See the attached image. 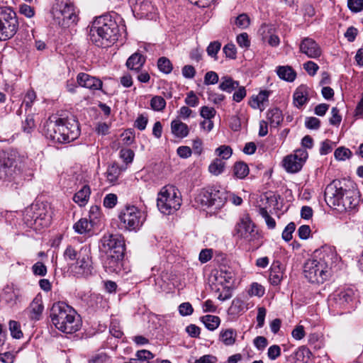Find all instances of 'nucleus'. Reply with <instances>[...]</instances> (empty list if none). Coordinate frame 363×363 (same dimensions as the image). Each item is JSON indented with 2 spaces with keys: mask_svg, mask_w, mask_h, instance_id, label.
<instances>
[{
  "mask_svg": "<svg viewBox=\"0 0 363 363\" xmlns=\"http://www.w3.org/2000/svg\"><path fill=\"white\" fill-rule=\"evenodd\" d=\"M150 106L155 111H162L166 106V101L160 96H155L150 100Z\"/></svg>",
  "mask_w": 363,
  "mask_h": 363,
  "instance_id": "obj_40",
  "label": "nucleus"
},
{
  "mask_svg": "<svg viewBox=\"0 0 363 363\" xmlns=\"http://www.w3.org/2000/svg\"><path fill=\"white\" fill-rule=\"evenodd\" d=\"M341 202L340 208H337L338 211H348L354 208L358 203V200L354 195V192L346 190L345 196H343V199Z\"/></svg>",
  "mask_w": 363,
  "mask_h": 363,
  "instance_id": "obj_24",
  "label": "nucleus"
},
{
  "mask_svg": "<svg viewBox=\"0 0 363 363\" xmlns=\"http://www.w3.org/2000/svg\"><path fill=\"white\" fill-rule=\"evenodd\" d=\"M219 77L218 74L213 71L207 72L204 76V84L212 85L218 83Z\"/></svg>",
  "mask_w": 363,
  "mask_h": 363,
  "instance_id": "obj_50",
  "label": "nucleus"
},
{
  "mask_svg": "<svg viewBox=\"0 0 363 363\" xmlns=\"http://www.w3.org/2000/svg\"><path fill=\"white\" fill-rule=\"evenodd\" d=\"M23 160V157L16 150L0 151V180H10Z\"/></svg>",
  "mask_w": 363,
  "mask_h": 363,
  "instance_id": "obj_6",
  "label": "nucleus"
},
{
  "mask_svg": "<svg viewBox=\"0 0 363 363\" xmlns=\"http://www.w3.org/2000/svg\"><path fill=\"white\" fill-rule=\"evenodd\" d=\"M182 75L184 78L192 79L196 74V69L192 65H185L182 69Z\"/></svg>",
  "mask_w": 363,
  "mask_h": 363,
  "instance_id": "obj_64",
  "label": "nucleus"
},
{
  "mask_svg": "<svg viewBox=\"0 0 363 363\" xmlns=\"http://www.w3.org/2000/svg\"><path fill=\"white\" fill-rule=\"evenodd\" d=\"M267 355L271 360H275L281 355L280 347L277 345L270 346L268 349Z\"/></svg>",
  "mask_w": 363,
  "mask_h": 363,
  "instance_id": "obj_62",
  "label": "nucleus"
},
{
  "mask_svg": "<svg viewBox=\"0 0 363 363\" xmlns=\"http://www.w3.org/2000/svg\"><path fill=\"white\" fill-rule=\"evenodd\" d=\"M267 119L273 127H277L283 121L282 113L279 108H273L267 112Z\"/></svg>",
  "mask_w": 363,
  "mask_h": 363,
  "instance_id": "obj_34",
  "label": "nucleus"
},
{
  "mask_svg": "<svg viewBox=\"0 0 363 363\" xmlns=\"http://www.w3.org/2000/svg\"><path fill=\"white\" fill-rule=\"evenodd\" d=\"M91 190L88 185H84L74 196L73 200L80 206H84L90 196Z\"/></svg>",
  "mask_w": 363,
  "mask_h": 363,
  "instance_id": "obj_28",
  "label": "nucleus"
},
{
  "mask_svg": "<svg viewBox=\"0 0 363 363\" xmlns=\"http://www.w3.org/2000/svg\"><path fill=\"white\" fill-rule=\"evenodd\" d=\"M345 191L346 189H344L340 186L339 181L332 182L325 189L324 196L325 202L330 208L337 211V208H340L343 196H345Z\"/></svg>",
  "mask_w": 363,
  "mask_h": 363,
  "instance_id": "obj_14",
  "label": "nucleus"
},
{
  "mask_svg": "<svg viewBox=\"0 0 363 363\" xmlns=\"http://www.w3.org/2000/svg\"><path fill=\"white\" fill-rule=\"evenodd\" d=\"M216 111L213 107L204 106L201 108L200 115L206 120L213 118L216 116Z\"/></svg>",
  "mask_w": 363,
  "mask_h": 363,
  "instance_id": "obj_52",
  "label": "nucleus"
},
{
  "mask_svg": "<svg viewBox=\"0 0 363 363\" xmlns=\"http://www.w3.org/2000/svg\"><path fill=\"white\" fill-rule=\"evenodd\" d=\"M277 73L280 79L291 82L296 77V72L289 66H279L277 69Z\"/></svg>",
  "mask_w": 363,
  "mask_h": 363,
  "instance_id": "obj_31",
  "label": "nucleus"
},
{
  "mask_svg": "<svg viewBox=\"0 0 363 363\" xmlns=\"http://www.w3.org/2000/svg\"><path fill=\"white\" fill-rule=\"evenodd\" d=\"M43 305L42 301L38 298H35L30 306V309L32 313L35 315H40L43 311Z\"/></svg>",
  "mask_w": 363,
  "mask_h": 363,
  "instance_id": "obj_48",
  "label": "nucleus"
},
{
  "mask_svg": "<svg viewBox=\"0 0 363 363\" xmlns=\"http://www.w3.org/2000/svg\"><path fill=\"white\" fill-rule=\"evenodd\" d=\"M9 330L11 335L15 339H21L23 336L21 323L18 321L11 320L9 321Z\"/></svg>",
  "mask_w": 363,
  "mask_h": 363,
  "instance_id": "obj_39",
  "label": "nucleus"
},
{
  "mask_svg": "<svg viewBox=\"0 0 363 363\" xmlns=\"http://www.w3.org/2000/svg\"><path fill=\"white\" fill-rule=\"evenodd\" d=\"M308 157V152L304 149H298L294 154L287 155L283 160V166L290 173H296L301 170Z\"/></svg>",
  "mask_w": 363,
  "mask_h": 363,
  "instance_id": "obj_15",
  "label": "nucleus"
},
{
  "mask_svg": "<svg viewBox=\"0 0 363 363\" xmlns=\"http://www.w3.org/2000/svg\"><path fill=\"white\" fill-rule=\"evenodd\" d=\"M265 293V289L264 287L257 283V282H252L247 290V294L250 296H257L259 298H261L264 296Z\"/></svg>",
  "mask_w": 363,
  "mask_h": 363,
  "instance_id": "obj_38",
  "label": "nucleus"
},
{
  "mask_svg": "<svg viewBox=\"0 0 363 363\" xmlns=\"http://www.w3.org/2000/svg\"><path fill=\"white\" fill-rule=\"evenodd\" d=\"M43 132L47 138L59 143H68L80 134L79 123L75 118H49L44 125Z\"/></svg>",
  "mask_w": 363,
  "mask_h": 363,
  "instance_id": "obj_2",
  "label": "nucleus"
},
{
  "mask_svg": "<svg viewBox=\"0 0 363 363\" xmlns=\"http://www.w3.org/2000/svg\"><path fill=\"white\" fill-rule=\"evenodd\" d=\"M91 227V221H88L86 218H81L73 226L74 230L79 234H84L89 231Z\"/></svg>",
  "mask_w": 363,
  "mask_h": 363,
  "instance_id": "obj_37",
  "label": "nucleus"
},
{
  "mask_svg": "<svg viewBox=\"0 0 363 363\" xmlns=\"http://www.w3.org/2000/svg\"><path fill=\"white\" fill-rule=\"evenodd\" d=\"M221 338L226 345H232L235 340V335L232 330H227L221 333Z\"/></svg>",
  "mask_w": 363,
  "mask_h": 363,
  "instance_id": "obj_45",
  "label": "nucleus"
},
{
  "mask_svg": "<svg viewBox=\"0 0 363 363\" xmlns=\"http://www.w3.org/2000/svg\"><path fill=\"white\" fill-rule=\"evenodd\" d=\"M216 155L221 157L220 160L223 161L224 160L229 159L233 154V150L230 146L228 145H221L216 149Z\"/></svg>",
  "mask_w": 363,
  "mask_h": 363,
  "instance_id": "obj_43",
  "label": "nucleus"
},
{
  "mask_svg": "<svg viewBox=\"0 0 363 363\" xmlns=\"http://www.w3.org/2000/svg\"><path fill=\"white\" fill-rule=\"evenodd\" d=\"M334 156L337 160H345L352 156V152L348 148L340 147L335 150Z\"/></svg>",
  "mask_w": 363,
  "mask_h": 363,
  "instance_id": "obj_44",
  "label": "nucleus"
},
{
  "mask_svg": "<svg viewBox=\"0 0 363 363\" xmlns=\"http://www.w3.org/2000/svg\"><path fill=\"white\" fill-rule=\"evenodd\" d=\"M135 357H137L142 363H149V360L154 357L152 352L146 350L137 352Z\"/></svg>",
  "mask_w": 363,
  "mask_h": 363,
  "instance_id": "obj_57",
  "label": "nucleus"
},
{
  "mask_svg": "<svg viewBox=\"0 0 363 363\" xmlns=\"http://www.w3.org/2000/svg\"><path fill=\"white\" fill-rule=\"evenodd\" d=\"M215 280L221 285H225L224 288L230 289L235 283V274L233 269L221 267L214 275Z\"/></svg>",
  "mask_w": 363,
  "mask_h": 363,
  "instance_id": "obj_20",
  "label": "nucleus"
},
{
  "mask_svg": "<svg viewBox=\"0 0 363 363\" xmlns=\"http://www.w3.org/2000/svg\"><path fill=\"white\" fill-rule=\"evenodd\" d=\"M186 105L191 107H196L199 105V99L193 91H189L185 99Z\"/></svg>",
  "mask_w": 363,
  "mask_h": 363,
  "instance_id": "obj_59",
  "label": "nucleus"
},
{
  "mask_svg": "<svg viewBox=\"0 0 363 363\" xmlns=\"http://www.w3.org/2000/svg\"><path fill=\"white\" fill-rule=\"evenodd\" d=\"M179 313L182 316H187L192 314L194 309L189 302L181 303L178 307Z\"/></svg>",
  "mask_w": 363,
  "mask_h": 363,
  "instance_id": "obj_54",
  "label": "nucleus"
},
{
  "mask_svg": "<svg viewBox=\"0 0 363 363\" xmlns=\"http://www.w3.org/2000/svg\"><path fill=\"white\" fill-rule=\"evenodd\" d=\"M284 269L279 262H274L270 269L269 280L271 284L278 286L284 278Z\"/></svg>",
  "mask_w": 363,
  "mask_h": 363,
  "instance_id": "obj_23",
  "label": "nucleus"
},
{
  "mask_svg": "<svg viewBox=\"0 0 363 363\" xmlns=\"http://www.w3.org/2000/svg\"><path fill=\"white\" fill-rule=\"evenodd\" d=\"M305 125L308 129L317 130L320 127V121L315 117H308L306 119Z\"/></svg>",
  "mask_w": 363,
  "mask_h": 363,
  "instance_id": "obj_63",
  "label": "nucleus"
},
{
  "mask_svg": "<svg viewBox=\"0 0 363 363\" xmlns=\"http://www.w3.org/2000/svg\"><path fill=\"white\" fill-rule=\"evenodd\" d=\"M259 212L262 217L264 219L268 228L270 229L274 228L276 226V222L274 219L269 215L266 208H260Z\"/></svg>",
  "mask_w": 363,
  "mask_h": 363,
  "instance_id": "obj_49",
  "label": "nucleus"
},
{
  "mask_svg": "<svg viewBox=\"0 0 363 363\" xmlns=\"http://www.w3.org/2000/svg\"><path fill=\"white\" fill-rule=\"evenodd\" d=\"M118 201V197L115 194H108L104 199V206L108 208H113Z\"/></svg>",
  "mask_w": 363,
  "mask_h": 363,
  "instance_id": "obj_56",
  "label": "nucleus"
},
{
  "mask_svg": "<svg viewBox=\"0 0 363 363\" xmlns=\"http://www.w3.org/2000/svg\"><path fill=\"white\" fill-rule=\"evenodd\" d=\"M99 248L106 255H115L116 259L123 257L124 240L119 235L105 234L101 239Z\"/></svg>",
  "mask_w": 363,
  "mask_h": 363,
  "instance_id": "obj_12",
  "label": "nucleus"
},
{
  "mask_svg": "<svg viewBox=\"0 0 363 363\" xmlns=\"http://www.w3.org/2000/svg\"><path fill=\"white\" fill-rule=\"evenodd\" d=\"M309 89L306 85L299 86L294 93V104L299 108L308 101Z\"/></svg>",
  "mask_w": 363,
  "mask_h": 363,
  "instance_id": "obj_25",
  "label": "nucleus"
},
{
  "mask_svg": "<svg viewBox=\"0 0 363 363\" xmlns=\"http://www.w3.org/2000/svg\"><path fill=\"white\" fill-rule=\"evenodd\" d=\"M347 6L354 13H358L363 10V0H348Z\"/></svg>",
  "mask_w": 363,
  "mask_h": 363,
  "instance_id": "obj_53",
  "label": "nucleus"
},
{
  "mask_svg": "<svg viewBox=\"0 0 363 363\" xmlns=\"http://www.w3.org/2000/svg\"><path fill=\"white\" fill-rule=\"evenodd\" d=\"M299 50L309 58L316 59L321 56L322 50L320 45L311 38H304L299 44Z\"/></svg>",
  "mask_w": 363,
  "mask_h": 363,
  "instance_id": "obj_17",
  "label": "nucleus"
},
{
  "mask_svg": "<svg viewBox=\"0 0 363 363\" xmlns=\"http://www.w3.org/2000/svg\"><path fill=\"white\" fill-rule=\"evenodd\" d=\"M77 311L64 301H58L51 308L52 318H75Z\"/></svg>",
  "mask_w": 363,
  "mask_h": 363,
  "instance_id": "obj_19",
  "label": "nucleus"
},
{
  "mask_svg": "<svg viewBox=\"0 0 363 363\" xmlns=\"http://www.w3.org/2000/svg\"><path fill=\"white\" fill-rule=\"evenodd\" d=\"M52 324L59 330L71 334L82 326V319H51Z\"/></svg>",
  "mask_w": 363,
  "mask_h": 363,
  "instance_id": "obj_18",
  "label": "nucleus"
},
{
  "mask_svg": "<svg viewBox=\"0 0 363 363\" xmlns=\"http://www.w3.org/2000/svg\"><path fill=\"white\" fill-rule=\"evenodd\" d=\"M18 28L16 13L9 7H0V40L11 38Z\"/></svg>",
  "mask_w": 363,
  "mask_h": 363,
  "instance_id": "obj_10",
  "label": "nucleus"
},
{
  "mask_svg": "<svg viewBox=\"0 0 363 363\" xmlns=\"http://www.w3.org/2000/svg\"><path fill=\"white\" fill-rule=\"evenodd\" d=\"M120 227L129 231H136L145 220L143 211L135 206H128L123 209L119 216Z\"/></svg>",
  "mask_w": 363,
  "mask_h": 363,
  "instance_id": "obj_9",
  "label": "nucleus"
},
{
  "mask_svg": "<svg viewBox=\"0 0 363 363\" xmlns=\"http://www.w3.org/2000/svg\"><path fill=\"white\" fill-rule=\"evenodd\" d=\"M234 23L238 28L245 29L250 26V19L246 13H241L234 19Z\"/></svg>",
  "mask_w": 363,
  "mask_h": 363,
  "instance_id": "obj_42",
  "label": "nucleus"
},
{
  "mask_svg": "<svg viewBox=\"0 0 363 363\" xmlns=\"http://www.w3.org/2000/svg\"><path fill=\"white\" fill-rule=\"evenodd\" d=\"M51 13L55 21L64 27L74 24L77 21L75 8L70 0H55Z\"/></svg>",
  "mask_w": 363,
  "mask_h": 363,
  "instance_id": "obj_7",
  "label": "nucleus"
},
{
  "mask_svg": "<svg viewBox=\"0 0 363 363\" xmlns=\"http://www.w3.org/2000/svg\"><path fill=\"white\" fill-rule=\"evenodd\" d=\"M221 43L218 41L211 42L207 47L206 52L208 55L212 57L217 59V53L220 50Z\"/></svg>",
  "mask_w": 363,
  "mask_h": 363,
  "instance_id": "obj_47",
  "label": "nucleus"
},
{
  "mask_svg": "<svg viewBox=\"0 0 363 363\" xmlns=\"http://www.w3.org/2000/svg\"><path fill=\"white\" fill-rule=\"evenodd\" d=\"M354 291L352 289H339L328 297L329 305L333 307H344L352 301Z\"/></svg>",
  "mask_w": 363,
  "mask_h": 363,
  "instance_id": "obj_16",
  "label": "nucleus"
},
{
  "mask_svg": "<svg viewBox=\"0 0 363 363\" xmlns=\"http://www.w3.org/2000/svg\"><path fill=\"white\" fill-rule=\"evenodd\" d=\"M24 219L30 226L45 228L51 223V215L45 205H34L26 209Z\"/></svg>",
  "mask_w": 363,
  "mask_h": 363,
  "instance_id": "obj_13",
  "label": "nucleus"
},
{
  "mask_svg": "<svg viewBox=\"0 0 363 363\" xmlns=\"http://www.w3.org/2000/svg\"><path fill=\"white\" fill-rule=\"evenodd\" d=\"M134 155V152L130 149L123 148L120 151V157L126 164L133 162Z\"/></svg>",
  "mask_w": 363,
  "mask_h": 363,
  "instance_id": "obj_46",
  "label": "nucleus"
},
{
  "mask_svg": "<svg viewBox=\"0 0 363 363\" xmlns=\"http://www.w3.org/2000/svg\"><path fill=\"white\" fill-rule=\"evenodd\" d=\"M311 352L305 346H301L294 352L292 357L296 363H307L310 358Z\"/></svg>",
  "mask_w": 363,
  "mask_h": 363,
  "instance_id": "obj_33",
  "label": "nucleus"
},
{
  "mask_svg": "<svg viewBox=\"0 0 363 363\" xmlns=\"http://www.w3.org/2000/svg\"><path fill=\"white\" fill-rule=\"evenodd\" d=\"M238 44L243 48H248L250 46V40L247 33L239 34L236 38Z\"/></svg>",
  "mask_w": 363,
  "mask_h": 363,
  "instance_id": "obj_58",
  "label": "nucleus"
},
{
  "mask_svg": "<svg viewBox=\"0 0 363 363\" xmlns=\"http://www.w3.org/2000/svg\"><path fill=\"white\" fill-rule=\"evenodd\" d=\"M239 86V82L233 79L230 77L224 76L221 77L219 89L228 93H231Z\"/></svg>",
  "mask_w": 363,
  "mask_h": 363,
  "instance_id": "obj_30",
  "label": "nucleus"
},
{
  "mask_svg": "<svg viewBox=\"0 0 363 363\" xmlns=\"http://www.w3.org/2000/svg\"><path fill=\"white\" fill-rule=\"evenodd\" d=\"M249 167L243 162H235L233 166V174L238 179H244L249 174Z\"/></svg>",
  "mask_w": 363,
  "mask_h": 363,
  "instance_id": "obj_35",
  "label": "nucleus"
},
{
  "mask_svg": "<svg viewBox=\"0 0 363 363\" xmlns=\"http://www.w3.org/2000/svg\"><path fill=\"white\" fill-rule=\"evenodd\" d=\"M134 13H137L140 18L147 17L149 13L154 11L155 8L150 0H129Z\"/></svg>",
  "mask_w": 363,
  "mask_h": 363,
  "instance_id": "obj_22",
  "label": "nucleus"
},
{
  "mask_svg": "<svg viewBox=\"0 0 363 363\" xmlns=\"http://www.w3.org/2000/svg\"><path fill=\"white\" fill-rule=\"evenodd\" d=\"M64 257L67 261L76 262L69 267L71 272L77 277H88L92 273V262L89 250L82 247L79 251L69 245L64 252Z\"/></svg>",
  "mask_w": 363,
  "mask_h": 363,
  "instance_id": "obj_4",
  "label": "nucleus"
},
{
  "mask_svg": "<svg viewBox=\"0 0 363 363\" xmlns=\"http://www.w3.org/2000/svg\"><path fill=\"white\" fill-rule=\"evenodd\" d=\"M295 229V223L293 222L289 223L282 232V238L286 242L290 241L292 239V234Z\"/></svg>",
  "mask_w": 363,
  "mask_h": 363,
  "instance_id": "obj_51",
  "label": "nucleus"
},
{
  "mask_svg": "<svg viewBox=\"0 0 363 363\" xmlns=\"http://www.w3.org/2000/svg\"><path fill=\"white\" fill-rule=\"evenodd\" d=\"M235 233L241 238L255 245H262L261 235L248 216L242 217L235 227Z\"/></svg>",
  "mask_w": 363,
  "mask_h": 363,
  "instance_id": "obj_11",
  "label": "nucleus"
},
{
  "mask_svg": "<svg viewBox=\"0 0 363 363\" xmlns=\"http://www.w3.org/2000/svg\"><path fill=\"white\" fill-rule=\"evenodd\" d=\"M77 81L79 86L93 91L101 89L103 84L99 79L84 72L78 74Z\"/></svg>",
  "mask_w": 363,
  "mask_h": 363,
  "instance_id": "obj_21",
  "label": "nucleus"
},
{
  "mask_svg": "<svg viewBox=\"0 0 363 363\" xmlns=\"http://www.w3.org/2000/svg\"><path fill=\"white\" fill-rule=\"evenodd\" d=\"M125 169L126 167H120L117 164L109 166L106 172L108 182L112 184H116L121 172L125 171Z\"/></svg>",
  "mask_w": 363,
  "mask_h": 363,
  "instance_id": "obj_29",
  "label": "nucleus"
},
{
  "mask_svg": "<svg viewBox=\"0 0 363 363\" xmlns=\"http://www.w3.org/2000/svg\"><path fill=\"white\" fill-rule=\"evenodd\" d=\"M145 62V57L138 52L133 54L126 62L128 69L139 71Z\"/></svg>",
  "mask_w": 363,
  "mask_h": 363,
  "instance_id": "obj_27",
  "label": "nucleus"
},
{
  "mask_svg": "<svg viewBox=\"0 0 363 363\" xmlns=\"http://www.w3.org/2000/svg\"><path fill=\"white\" fill-rule=\"evenodd\" d=\"M334 247L325 245L316 250L303 265L305 277L311 283L323 284L332 275L333 269L340 262Z\"/></svg>",
  "mask_w": 363,
  "mask_h": 363,
  "instance_id": "obj_1",
  "label": "nucleus"
},
{
  "mask_svg": "<svg viewBox=\"0 0 363 363\" xmlns=\"http://www.w3.org/2000/svg\"><path fill=\"white\" fill-rule=\"evenodd\" d=\"M223 50L227 57L230 59H235L237 51L234 44L228 43L225 45Z\"/></svg>",
  "mask_w": 363,
  "mask_h": 363,
  "instance_id": "obj_60",
  "label": "nucleus"
},
{
  "mask_svg": "<svg viewBox=\"0 0 363 363\" xmlns=\"http://www.w3.org/2000/svg\"><path fill=\"white\" fill-rule=\"evenodd\" d=\"M108 357L105 352H99L94 354L89 359V363H106Z\"/></svg>",
  "mask_w": 363,
  "mask_h": 363,
  "instance_id": "obj_61",
  "label": "nucleus"
},
{
  "mask_svg": "<svg viewBox=\"0 0 363 363\" xmlns=\"http://www.w3.org/2000/svg\"><path fill=\"white\" fill-rule=\"evenodd\" d=\"M119 28L116 21L110 15L96 18L90 29V40L96 46L108 48L117 40Z\"/></svg>",
  "mask_w": 363,
  "mask_h": 363,
  "instance_id": "obj_3",
  "label": "nucleus"
},
{
  "mask_svg": "<svg viewBox=\"0 0 363 363\" xmlns=\"http://www.w3.org/2000/svg\"><path fill=\"white\" fill-rule=\"evenodd\" d=\"M303 67L310 76L315 75L319 69V66L313 61H307L303 63Z\"/></svg>",
  "mask_w": 363,
  "mask_h": 363,
  "instance_id": "obj_55",
  "label": "nucleus"
},
{
  "mask_svg": "<svg viewBox=\"0 0 363 363\" xmlns=\"http://www.w3.org/2000/svg\"><path fill=\"white\" fill-rule=\"evenodd\" d=\"M182 199L178 190L173 186H165L157 195V206L159 211L166 215L173 213L178 210Z\"/></svg>",
  "mask_w": 363,
  "mask_h": 363,
  "instance_id": "obj_5",
  "label": "nucleus"
},
{
  "mask_svg": "<svg viewBox=\"0 0 363 363\" xmlns=\"http://www.w3.org/2000/svg\"><path fill=\"white\" fill-rule=\"evenodd\" d=\"M106 256L107 259L105 262L106 268L108 269L110 272H118L120 271L123 257L116 259L115 255H106Z\"/></svg>",
  "mask_w": 363,
  "mask_h": 363,
  "instance_id": "obj_32",
  "label": "nucleus"
},
{
  "mask_svg": "<svg viewBox=\"0 0 363 363\" xmlns=\"http://www.w3.org/2000/svg\"><path fill=\"white\" fill-rule=\"evenodd\" d=\"M171 130L177 138H186L189 133V126L179 120H174L171 123Z\"/></svg>",
  "mask_w": 363,
  "mask_h": 363,
  "instance_id": "obj_26",
  "label": "nucleus"
},
{
  "mask_svg": "<svg viewBox=\"0 0 363 363\" xmlns=\"http://www.w3.org/2000/svg\"><path fill=\"white\" fill-rule=\"evenodd\" d=\"M225 162L219 158L214 159L208 166V171L213 175L218 176L225 169Z\"/></svg>",
  "mask_w": 363,
  "mask_h": 363,
  "instance_id": "obj_36",
  "label": "nucleus"
},
{
  "mask_svg": "<svg viewBox=\"0 0 363 363\" xmlns=\"http://www.w3.org/2000/svg\"><path fill=\"white\" fill-rule=\"evenodd\" d=\"M157 67L160 71L164 74H169L173 68L170 60L165 57L159 58L157 61Z\"/></svg>",
  "mask_w": 363,
  "mask_h": 363,
  "instance_id": "obj_41",
  "label": "nucleus"
},
{
  "mask_svg": "<svg viewBox=\"0 0 363 363\" xmlns=\"http://www.w3.org/2000/svg\"><path fill=\"white\" fill-rule=\"evenodd\" d=\"M225 201V192L216 187L204 188L195 197V203L201 208L214 207L215 209H219Z\"/></svg>",
  "mask_w": 363,
  "mask_h": 363,
  "instance_id": "obj_8",
  "label": "nucleus"
}]
</instances>
